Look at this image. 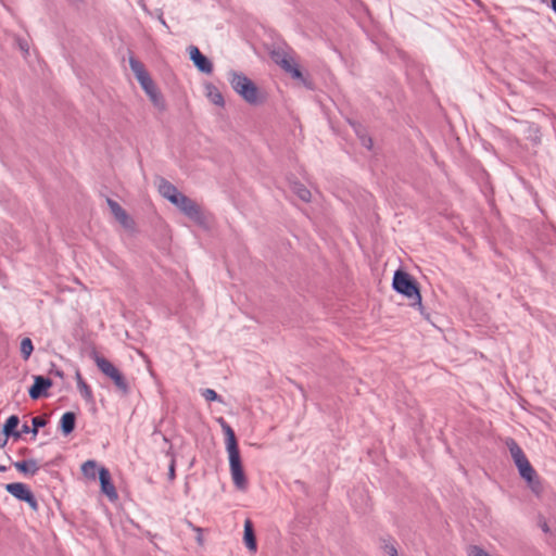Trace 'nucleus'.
I'll return each mask as SVG.
<instances>
[{"mask_svg": "<svg viewBox=\"0 0 556 556\" xmlns=\"http://www.w3.org/2000/svg\"><path fill=\"white\" fill-rule=\"evenodd\" d=\"M219 424L226 437L225 442L229 456V467L232 482L238 490L245 491L248 488V480L242 467L235 431L223 418H219Z\"/></svg>", "mask_w": 556, "mask_h": 556, "instance_id": "1", "label": "nucleus"}, {"mask_svg": "<svg viewBox=\"0 0 556 556\" xmlns=\"http://www.w3.org/2000/svg\"><path fill=\"white\" fill-rule=\"evenodd\" d=\"M228 80L232 89L249 104H257L258 88L256 85L243 73L230 71L228 73Z\"/></svg>", "mask_w": 556, "mask_h": 556, "instance_id": "2", "label": "nucleus"}, {"mask_svg": "<svg viewBox=\"0 0 556 556\" xmlns=\"http://www.w3.org/2000/svg\"><path fill=\"white\" fill-rule=\"evenodd\" d=\"M392 286L397 293L412 300L413 306L418 305L421 307V295L417 282L406 271L396 270L393 276Z\"/></svg>", "mask_w": 556, "mask_h": 556, "instance_id": "3", "label": "nucleus"}, {"mask_svg": "<svg viewBox=\"0 0 556 556\" xmlns=\"http://www.w3.org/2000/svg\"><path fill=\"white\" fill-rule=\"evenodd\" d=\"M271 59L286 73L290 74L294 79L301 80L306 85V78L303 76L298 63L294 60L291 50L278 48L271 52Z\"/></svg>", "mask_w": 556, "mask_h": 556, "instance_id": "4", "label": "nucleus"}, {"mask_svg": "<svg viewBox=\"0 0 556 556\" xmlns=\"http://www.w3.org/2000/svg\"><path fill=\"white\" fill-rule=\"evenodd\" d=\"M94 362L103 375L113 380L115 387L123 393L129 392V384L124 375L106 358L97 355Z\"/></svg>", "mask_w": 556, "mask_h": 556, "instance_id": "5", "label": "nucleus"}, {"mask_svg": "<svg viewBox=\"0 0 556 556\" xmlns=\"http://www.w3.org/2000/svg\"><path fill=\"white\" fill-rule=\"evenodd\" d=\"M173 204L191 220L199 225L204 224V215L200 205L189 197L181 193Z\"/></svg>", "mask_w": 556, "mask_h": 556, "instance_id": "6", "label": "nucleus"}, {"mask_svg": "<svg viewBox=\"0 0 556 556\" xmlns=\"http://www.w3.org/2000/svg\"><path fill=\"white\" fill-rule=\"evenodd\" d=\"M190 60L199 72L204 74H211L213 72V63L205 56L198 47L190 46L188 48Z\"/></svg>", "mask_w": 556, "mask_h": 556, "instance_id": "7", "label": "nucleus"}, {"mask_svg": "<svg viewBox=\"0 0 556 556\" xmlns=\"http://www.w3.org/2000/svg\"><path fill=\"white\" fill-rule=\"evenodd\" d=\"M517 468L520 477L528 482L531 490L535 493H539L542 489V485L530 462L526 460L525 463L518 465Z\"/></svg>", "mask_w": 556, "mask_h": 556, "instance_id": "8", "label": "nucleus"}, {"mask_svg": "<svg viewBox=\"0 0 556 556\" xmlns=\"http://www.w3.org/2000/svg\"><path fill=\"white\" fill-rule=\"evenodd\" d=\"M51 386V379L43 376H34V384L28 390L29 397L31 400H38L42 396H47Z\"/></svg>", "mask_w": 556, "mask_h": 556, "instance_id": "9", "label": "nucleus"}, {"mask_svg": "<svg viewBox=\"0 0 556 556\" xmlns=\"http://www.w3.org/2000/svg\"><path fill=\"white\" fill-rule=\"evenodd\" d=\"M18 424H20V418H18V416H16V415H11V416L5 420V422H4V425H3V429H2L3 434H4L7 438L13 437V438H15V439H18V438H21V435H22L23 433H25V434H26V433H29L30 428H29V426H28L27 424H24V425L22 426L21 431H17V430H16V428H17Z\"/></svg>", "mask_w": 556, "mask_h": 556, "instance_id": "10", "label": "nucleus"}, {"mask_svg": "<svg viewBox=\"0 0 556 556\" xmlns=\"http://www.w3.org/2000/svg\"><path fill=\"white\" fill-rule=\"evenodd\" d=\"M99 480L101 485V491L111 500L114 501L117 498V492L114 486V484L111 481V473L110 471L104 468L100 467L99 469Z\"/></svg>", "mask_w": 556, "mask_h": 556, "instance_id": "11", "label": "nucleus"}, {"mask_svg": "<svg viewBox=\"0 0 556 556\" xmlns=\"http://www.w3.org/2000/svg\"><path fill=\"white\" fill-rule=\"evenodd\" d=\"M106 202L116 220H118V223L124 227H129L130 218L126 211L116 201L112 199H108Z\"/></svg>", "mask_w": 556, "mask_h": 556, "instance_id": "12", "label": "nucleus"}, {"mask_svg": "<svg viewBox=\"0 0 556 556\" xmlns=\"http://www.w3.org/2000/svg\"><path fill=\"white\" fill-rule=\"evenodd\" d=\"M505 444L510 453V456H511L516 467L518 465H520L521 463H525L526 460H528L522 448L519 446V444L513 438H507L505 441Z\"/></svg>", "mask_w": 556, "mask_h": 556, "instance_id": "13", "label": "nucleus"}, {"mask_svg": "<svg viewBox=\"0 0 556 556\" xmlns=\"http://www.w3.org/2000/svg\"><path fill=\"white\" fill-rule=\"evenodd\" d=\"M159 191L163 198L167 199L172 204L177 201L181 192L169 181L162 179L159 186Z\"/></svg>", "mask_w": 556, "mask_h": 556, "instance_id": "14", "label": "nucleus"}, {"mask_svg": "<svg viewBox=\"0 0 556 556\" xmlns=\"http://www.w3.org/2000/svg\"><path fill=\"white\" fill-rule=\"evenodd\" d=\"M5 490L8 493L20 501L26 500V497H28V495L31 493L28 486L22 482L9 483L5 485Z\"/></svg>", "mask_w": 556, "mask_h": 556, "instance_id": "15", "label": "nucleus"}, {"mask_svg": "<svg viewBox=\"0 0 556 556\" xmlns=\"http://www.w3.org/2000/svg\"><path fill=\"white\" fill-rule=\"evenodd\" d=\"M13 466L25 476H35L39 470V465L36 459H27L13 463Z\"/></svg>", "mask_w": 556, "mask_h": 556, "instance_id": "16", "label": "nucleus"}, {"mask_svg": "<svg viewBox=\"0 0 556 556\" xmlns=\"http://www.w3.org/2000/svg\"><path fill=\"white\" fill-rule=\"evenodd\" d=\"M243 541L249 551L255 552L257 548L256 538L254 533L253 523L250 519L244 521Z\"/></svg>", "mask_w": 556, "mask_h": 556, "instance_id": "17", "label": "nucleus"}, {"mask_svg": "<svg viewBox=\"0 0 556 556\" xmlns=\"http://www.w3.org/2000/svg\"><path fill=\"white\" fill-rule=\"evenodd\" d=\"M76 415L73 412H66L60 419V429L64 435H68L75 429Z\"/></svg>", "mask_w": 556, "mask_h": 556, "instance_id": "18", "label": "nucleus"}, {"mask_svg": "<svg viewBox=\"0 0 556 556\" xmlns=\"http://www.w3.org/2000/svg\"><path fill=\"white\" fill-rule=\"evenodd\" d=\"M206 96L212 103L217 106H224L225 100L222 92L212 84L206 85Z\"/></svg>", "mask_w": 556, "mask_h": 556, "instance_id": "19", "label": "nucleus"}, {"mask_svg": "<svg viewBox=\"0 0 556 556\" xmlns=\"http://www.w3.org/2000/svg\"><path fill=\"white\" fill-rule=\"evenodd\" d=\"M99 469L100 468H98L97 462L92 459H89L81 465V472L88 479L94 480L97 473L99 475Z\"/></svg>", "mask_w": 556, "mask_h": 556, "instance_id": "20", "label": "nucleus"}, {"mask_svg": "<svg viewBox=\"0 0 556 556\" xmlns=\"http://www.w3.org/2000/svg\"><path fill=\"white\" fill-rule=\"evenodd\" d=\"M129 66L136 79L142 78L143 76L149 74L144 68V65L134 56L129 58Z\"/></svg>", "mask_w": 556, "mask_h": 556, "instance_id": "21", "label": "nucleus"}, {"mask_svg": "<svg viewBox=\"0 0 556 556\" xmlns=\"http://www.w3.org/2000/svg\"><path fill=\"white\" fill-rule=\"evenodd\" d=\"M353 127H354V130H355L356 135L358 136V138H359V140H361L362 144H363L365 148H367L368 150H370V149H371V147H372V140H371V138H370L369 136H367V135L363 131V129L361 128V126H359V125H355V124H353Z\"/></svg>", "mask_w": 556, "mask_h": 556, "instance_id": "22", "label": "nucleus"}, {"mask_svg": "<svg viewBox=\"0 0 556 556\" xmlns=\"http://www.w3.org/2000/svg\"><path fill=\"white\" fill-rule=\"evenodd\" d=\"M293 191L295 192V194L304 202H309L311 201V191L303 185L301 184H295L293 186Z\"/></svg>", "mask_w": 556, "mask_h": 556, "instance_id": "23", "label": "nucleus"}, {"mask_svg": "<svg viewBox=\"0 0 556 556\" xmlns=\"http://www.w3.org/2000/svg\"><path fill=\"white\" fill-rule=\"evenodd\" d=\"M34 351L33 342L29 338H24L21 342V354L22 357L26 361L29 358Z\"/></svg>", "mask_w": 556, "mask_h": 556, "instance_id": "24", "label": "nucleus"}, {"mask_svg": "<svg viewBox=\"0 0 556 556\" xmlns=\"http://www.w3.org/2000/svg\"><path fill=\"white\" fill-rule=\"evenodd\" d=\"M140 84L141 88L146 91V93H151L156 89L154 81L150 77V75H146L142 78L137 79Z\"/></svg>", "mask_w": 556, "mask_h": 556, "instance_id": "25", "label": "nucleus"}, {"mask_svg": "<svg viewBox=\"0 0 556 556\" xmlns=\"http://www.w3.org/2000/svg\"><path fill=\"white\" fill-rule=\"evenodd\" d=\"M30 431L34 435H37L39 428L46 426L47 421L43 417L36 416L31 419Z\"/></svg>", "mask_w": 556, "mask_h": 556, "instance_id": "26", "label": "nucleus"}, {"mask_svg": "<svg viewBox=\"0 0 556 556\" xmlns=\"http://www.w3.org/2000/svg\"><path fill=\"white\" fill-rule=\"evenodd\" d=\"M77 388H78V391L80 392L81 396L86 401L92 400V391H91L90 387L86 383V381H79V383L77 384Z\"/></svg>", "mask_w": 556, "mask_h": 556, "instance_id": "27", "label": "nucleus"}, {"mask_svg": "<svg viewBox=\"0 0 556 556\" xmlns=\"http://www.w3.org/2000/svg\"><path fill=\"white\" fill-rule=\"evenodd\" d=\"M166 455L170 457V463L168 466V479L170 481H173L176 477V473H175L176 459H175V455L172 451V447L166 452Z\"/></svg>", "mask_w": 556, "mask_h": 556, "instance_id": "28", "label": "nucleus"}, {"mask_svg": "<svg viewBox=\"0 0 556 556\" xmlns=\"http://www.w3.org/2000/svg\"><path fill=\"white\" fill-rule=\"evenodd\" d=\"M201 394L207 402H223L220 395H218L213 389H204L202 390Z\"/></svg>", "mask_w": 556, "mask_h": 556, "instance_id": "29", "label": "nucleus"}, {"mask_svg": "<svg viewBox=\"0 0 556 556\" xmlns=\"http://www.w3.org/2000/svg\"><path fill=\"white\" fill-rule=\"evenodd\" d=\"M468 556H490L482 547L477 545H471L468 548Z\"/></svg>", "mask_w": 556, "mask_h": 556, "instance_id": "30", "label": "nucleus"}, {"mask_svg": "<svg viewBox=\"0 0 556 556\" xmlns=\"http://www.w3.org/2000/svg\"><path fill=\"white\" fill-rule=\"evenodd\" d=\"M148 96L151 99V101L154 103V105L163 106V101H162L161 94L159 93L157 89H155L151 93H148Z\"/></svg>", "mask_w": 556, "mask_h": 556, "instance_id": "31", "label": "nucleus"}, {"mask_svg": "<svg viewBox=\"0 0 556 556\" xmlns=\"http://www.w3.org/2000/svg\"><path fill=\"white\" fill-rule=\"evenodd\" d=\"M23 502L27 503L33 510H38V502L33 493H30Z\"/></svg>", "mask_w": 556, "mask_h": 556, "instance_id": "32", "label": "nucleus"}, {"mask_svg": "<svg viewBox=\"0 0 556 556\" xmlns=\"http://www.w3.org/2000/svg\"><path fill=\"white\" fill-rule=\"evenodd\" d=\"M49 374L50 375H53V376H56L59 378H63L64 377V372L63 370H61L60 368H58L55 365H52L50 370H49Z\"/></svg>", "mask_w": 556, "mask_h": 556, "instance_id": "33", "label": "nucleus"}, {"mask_svg": "<svg viewBox=\"0 0 556 556\" xmlns=\"http://www.w3.org/2000/svg\"><path fill=\"white\" fill-rule=\"evenodd\" d=\"M386 553H388L390 556H397V549L392 544H387L384 546Z\"/></svg>", "mask_w": 556, "mask_h": 556, "instance_id": "34", "label": "nucleus"}, {"mask_svg": "<svg viewBox=\"0 0 556 556\" xmlns=\"http://www.w3.org/2000/svg\"><path fill=\"white\" fill-rule=\"evenodd\" d=\"M76 381H77V384L79 383V381H85L78 370L76 371Z\"/></svg>", "mask_w": 556, "mask_h": 556, "instance_id": "35", "label": "nucleus"}, {"mask_svg": "<svg viewBox=\"0 0 556 556\" xmlns=\"http://www.w3.org/2000/svg\"><path fill=\"white\" fill-rule=\"evenodd\" d=\"M551 9L554 11V13L556 14V0H551Z\"/></svg>", "mask_w": 556, "mask_h": 556, "instance_id": "36", "label": "nucleus"}, {"mask_svg": "<svg viewBox=\"0 0 556 556\" xmlns=\"http://www.w3.org/2000/svg\"><path fill=\"white\" fill-rule=\"evenodd\" d=\"M7 444V439L0 440V447H3Z\"/></svg>", "mask_w": 556, "mask_h": 556, "instance_id": "37", "label": "nucleus"}, {"mask_svg": "<svg viewBox=\"0 0 556 556\" xmlns=\"http://www.w3.org/2000/svg\"><path fill=\"white\" fill-rule=\"evenodd\" d=\"M542 529H543V531L547 532V531H548V527H547V525H546V523H544V525H543V527H542Z\"/></svg>", "mask_w": 556, "mask_h": 556, "instance_id": "38", "label": "nucleus"}, {"mask_svg": "<svg viewBox=\"0 0 556 556\" xmlns=\"http://www.w3.org/2000/svg\"><path fill=\"white\" fill-rule=\"evenodd\" d=\"M20 46H21V49H22V50H25V51L27 52V49L25 48V45L20 43Z\"/></svg>", "mask_w": 556, "mask_h": 556, "instance_id": "39", "label": "nucleus"}, {"mask_svg": "<svg viewBox=\"0 0 556 556\" xmlns=\"http://www.w3.org/2000/svg\"><path fill=\"white\" fill-rule=\"evenodd\" d=\"M7 470V467L5 466H0V471H5Z\"/></svg>", "mask_w": 556, "mask_h": 556, "instance_id": "40", "label": "nucleus"}, {"mask_svg": "<svg viewBox=\"0 0 556 556\" xmlns=\"http://www.w3.org/2000/svg\"><path fill=\"white\" fill-rule=\"evenodd\" d=\"M161 24H163L164 26H167L163 18H161Z\"/></svg>", "mask_w": 556, "mask_h": 556, "instance_id": "41", "label": "nucleus"}]
</instances>
